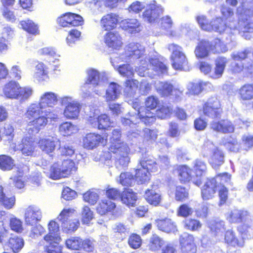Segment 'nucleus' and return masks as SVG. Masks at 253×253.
I'll return each instance as SVG.
<instances>
[{"label":"nucleus","instance_id":"nucleus-1","mask_svg":"<svg viewBox=\"0 0 253 253\" xmlns=\"http://www.w3.org/2000/svg\"><path fill=\"white\" fill-rule=\"evenodd\" d=\"M56 94L51 92H45L40 98L38 104H32L27 109L25 115L29 120L26 130L30 135H35L47 124L48 117L43 109L53 107L57 102Z\"/></svg>","mask_w":253,"mask_h":253},{"label":"nucleus","instance_id":"nucleus-2","mask_svg":"<svg viewBox=\"0 0 253 253\" xmlns=\"http://www.w3.org/2000/svg\"><path fill=\"white\" fill-rule=\"evenodd\" d=\"M121 137L122 132L120 129H113L108 150L110 154H115L118 157L117 163L119 165L126 167L129 162L128 155L130 152V148L126 142L121 140Z\"/></svg>","mask_w":253,"mask_h":253},{"label":"nucleus","instance_id":"nucleus-3","mask_svg":"<svg viewBox=\"0 0 253 253\" xmlns=\"http://www.w3.org/2000/svg\"><path fill=\"white\" fill-rule=\"evenodd\" d=\"M231 175L227 172L218 173L212 177L207 178L201 189L202 199L208 201L212 199L221 182L230 181Z\"/></svg>","mask_w":253,"mask_h":253},{"label":"nucleus","instance_id":"nucleus-4","mask_svg":"<svg viewBox=\"0 0 253 253\" xmlns=\"http://www.w3.org/2000/svg\"><path fill=\"white\" fill-rule=\"evenodd\" d=\"M77 169L75 162L71 160H64L61 164L55 162L50 167L48 177L53 180L68 177L76 171Z\"/></svg>","mask_w":253,"mask_h":253},{"label":"nucleus","instance_id":"nucleus-5","mask_svg":"<svg viewBox=\"0 0 253 253\" xmlns=\"http://www.w3.org/2000/svg\"><path fill=\"white\" fill-rule=\"evenodd\" d=\"M199 113L204 117L211 119H217L223 113L220 100L216 96H211L204 101Z\"/></svg>","mask_w":253,"mask_h":253},{"label":"nucleus","instance_id":"nucleus-6","mask_svg":"<svg viewBox=\"0 0 253 253\" xmlns=\"http://www.w3.org/2000/svg\"><path fill=\"white\" fill-rule=\"evenodd\" d=\"M160 104L158 97L153 95L147 97L144 101V107L139 111L138 115L140 121L146 126H150L156 120L155 115L152 112Z\"/></svg>","mask_w":253,"mask_h":253},{"label":"nucleus","instance_id":"nucleus-7","mask_svg":"<svg viewBox=\"0 0 253 253\" xmlns=\"http://www.w3.org/2000/svg\"><path fill=\"white\" fill-rule=\"evenodd\" d=\"M223 42L218 39H215L214 44L206 40H202L196 46L194 53L197 59H203L208 57L210 51L213 53H219L223 51Z\"/></svg>","mask_w":253,"mask_h":253},{"label":"nucleus","instance_id":"nucleus-8","mask_svg":"<svg viewBox=\"0 0 253 253\" xmlns=\"http://www.w3.org/2000/svg\"><path fill=\"white\" fill-rule=\"evenodd\" d=\"M75 210L74 209H64L60 212L58 220L63 232L72 233L76 231L80 226V221L74 215Z\"/></svg>","mask_w":253,"mask_h":253},{"label":"nucleus","instance_id":"nucleus-9","mask_svg":"<svg viewBox=\"0 0 253 253\" xmlns=\"http://www.w3.org/2000/svg\"><path fill=\"white\" fill-rule=\"evenodd\" d=\"M168 49L171 52L170 59L174 69L181 71L189 68L187 59L181 46L175 43H171L169 45Z\"/></svg>","mask_w":253,"mask_h":253},{"label":"nucleus","instance_id":"nucleus-10","mask_svg":"<svg viewBox=\"0 0 253 253\" xmlns=\"http://www.w3.org/2000/svg\"><path fill=\"white\" fill-rule=\"evenodd\" d=\"M56 21L60 27L68 28L82 26L84 23V19L80 15L71 12L61 14Z\"/></svg>","mask_w":253,"mask_h":253},{"label":"nucleus","instance_id":"nucleus-11","mask_svg":"<svg viewBox=\"0 0 253 253\" xmlns=\"http://www.w3.org/2000/svg\"><path fill=\"white\" fill-rule=\"evenodd\" d=\"M108 134L102 135L95 132L87 133L83 139V145L84 148L92 150L99 146H105L107 143Z\"/></svg>","mask_w":253,"mask_h":253},{"label":"nucleus","instance_id":"nucleus-12","mask_svg":"<svg viewBox=\"0 0 253 253\" xmlns=\"http://www.w3.org/2000/svg\"><path fill=\"white\" fill-rule=\"evenodd\" d=\"M163 12L161 5L158 4L155 0H152L147 5V7L142 13L143 18L148 22H152Z\"/></svg>","mask_w":253,"mask_h":253},{"label":"nucleus","instance_id":"nucleus-13","mask_svg":"<svg viewBox=\"0 0 253 253\" xmlns=\"http://www.w3.org/2000/svg\"><path fill=\"white\" fill-rule=\"evenodd\" d=\"M60 143L58 139L49 136L41 138L37 143L39 148L43 152L49 154L54 152L57 145Z\"/></svg>","mask_w":253,"mask_h":253},{"label":"nucleus","instance_id":"nucleus-14","mask_svg":"<svg viewBox=\"0 0 253 253\" xmlns=\"http://www.w3.org/2000/svg\"><path fill=\"white\" fill-rule=\"evenodd\" d=\"M179 241L182 253H196L197 246L193 235L187 234L181 235Z\"/></svg>","mask_w":253,"mask_h":253},{"label":"nucleus","instance_id":"nucleus-15","mask_svg":"<svg viewBox=\"0 0 253 253\" xmlns=\"http://www.w3.org/2000/svg\"><path fill=\"white\" fill-rule=\"evenodd\" d=\"M104 41L108 48L112 50H119L123 45L122 39L116 32L109 31L104 35Z\"/></svg>","mask_w":253,"mask_h":253},{"label":"nucleus","instance_id":"nucleus-16","mask_svg":"<svg viewBox=\"0 0 253 253\" xmlns=\"http://www.w3.org/2000/svg\"><path fill=\"white\" fill-rule=\"evenodd\" d=\"M210 127L214 131L223 133H232L235 129L232 123L227 119L212 121L210 125Z\"/></svg>","mask_w":253,"mask_h":253},{"label":"nucleus","instance_id":"nucleus-17","mask_svg":"<svg viewBox=\"0 0 253 253\" xmlns=\"http://www.w3.org/2000/svg\"><path fill=\"white\" fill-rule=\"evenodd\" d=\"M119 22V16L114 13H109L103 15L100 19L101 28L107 31H110L115 29Z\"/></svg>","mask_w":253,"mask_h":253},{"label":"nucleus","instance_id":"nucleus-18","mask_svg":"<svg viewBox=\"0 0 253 253\" xmlns=\"http://www.w3.org/2000/svg\"><path fill=\"white\" fill-rule=\"evenodd\" d=\"M89 124L93 126H96L99 130H107L111 126L112 122L111 121L110 117L105 114H102L97 117H89L88 118Z\"/></svg>","mask_w":253,"mask_h":253},{"label":"nucleus","instance_id":"nucleus-19","mask_svg":"<svg viewBox=\"0 0 253 253\" xmlns=\"http://www.w3.org/2000/svg\"><path fill=\"white\" fill-rule=\"evenodd\" d=\"M155 223L158 229L167 233H174L178 231L176 223L171 219L164 218L155 220Z\"/></svg>","mask_w":253,"mask_h":253},{"label":"nucleus","instance_id":"nucleus-20","mask_svg":"<svg viewBox=\"0 0 253 253\" xmlns=\"http://www.w3.org/2000/svg\"><path fill=\"white\" fill-rule=\"evenodd\" d=\"M20 88V85L18 82L11 80L4 84L2 88V92L6 98L17 99Z\"/></svg>","mask_w":253,"mask_h":253},{"label":"nucleus","instance_id":"nucleus-21","mask_svg":"<svg viewBox=\"0 0 253 253\" xmlns=\"http://www.w3.org/2000/svg\"><path fill=\"white\" fill-rule=\"evenodd\" d=\"M42 218V212L34 207H28L25 211V221L27 225L33 226L37 224Z\"/></svg>","mask_w":253,"mask_h":253},{"label":"nucleus","instance_id":"nucleus-22","mask_svg":"<svg viewBox=\"0 0 253 253\" xmlns=\"http://www.w3.org/2000/svg\"><path fill=\"white\" fill-rule=\"evenodd\" d=\"M249 216L248 211L234 209L229 212L226 219L230 223H239L248 220Z\"/></svg>","mask_w":253,"mask_h":253},{"label":"nucleus","instance_id":"nucleus-23","mask_svg":"<svg viewBox=\"0 0 253 253\" xmlns=\"http://www.w3.org/2000/svg\"><path fill=\"white\" fill-rule=\"evenodd\" d=\"M137 193L132 189L125 188L122 192L120 200L123 204L128 207H133L137 200Z\"/></svg>","mask_w":253,"mask_h":253},{"label":"nucleus","instance_id":"nucleus-24","mask_svg":"<svg viewBox=\"0 0 253 253\" xmlns=\"http://www.w3.org/2000/svg\"><path fill=\"white\" fill-rule=\"evenodd\" d=\"M224 240L226 244L233 247H243L245 244L244 238H238L234 231L231 229L225 231Z\"/></svg>","mask_w":253,"mask_h":253},{"label":"nucleus","instance_id":"nucleus-25","mask_svg":"<svg viewBox=\"0 0 253 253\" xmlns=\"http://www.w3.org/2000/svg\"><path fill=\"white\" fill-rule=\"evenodd\" d=\"M116 208V205L115 203L106 199L100 201L96 208L97 213L100 215H105L109 213L113 214Z\"/></svg>","mask_w":253,"mask_h":253},{"label":"nucleus","instance_id":"nucleus-26","mask_svg":"<svg viewBox=\"0 0 253 253\" xmlns=\"http://www.w3.org/2000/svg\"><path fill=\"white\" fill-rule=\"evenodd\" d=\"M19 146L21 153L26 156H33L36 147L32 138L28 136L22 138Z\"/></svg>","mask_w":253,"mask_h":253},{"label":"nucleus","instance_id":"nucleus-27","mask_svg":"<svg viewBox=\"0 0 253 253\" xmlns=\"http://www.w3.org/2000/svg\"><path fill=\"white\" fill-rule=\"evenodd\" d=\"M181 183L186 184L191 181L193 175L192 169L186 165H179L175 169Z\"/></svg>","mask_w":253,"mask_h":253},{"label":"nucleus","instance_id":"nucleus-28","mask_svg":"<svg viewBox=\"0 0 253 253\" xmlns=\"http://www.w3.org/2000/svg\"><path fill=\"white\" fill-rule=\"evenodd\" d=\"M44 240L48 244L44 247V251L47 253H62V247L59 246L61 239L49 236H44Z\"/></svg>","mask_w":253,"mask_h":253},{"label":"nucleus","instance_id":"nucleus-29","mask_svg":"<svg viewBox=\"0 0 253 253\" xmlns=\"http://www.w3.org/2000/svg\"><path fill=\"white\" fill-rule=\"evenodd\" d=\"M210 164L215 170L224 163V155L223 151L218 147H215L212 151L210 157Z\"/></svg>","mask_w":253,"mask_h":253},{"label":"nucleus","instance_id":"nucleus-30","mask_svg":"<svg viewBox=\"0 0 253 253\" xmlns=\"http://www.w3.org/2000/svg\"><path fill=\"white\" fill-rule=\"evenodd\" d=\"M237 91L240 100L244 101L253 100V83H247L243 84Z\"/></svg>","mask_w":253,"mask_h":253},{"label":"nucleus","instance_id":"nucleus-31","mask_svg":"<svg viewBox=\"0 0 253 253\" xmlns=\"http://www.w3.org/2000/svg\"><path fill=\"white\" fill-rule=\"evenodd\" d=\"M211 88V84L209 82L200 81L190 84L188 90L193 95H198L203 91H208Z\"/></svg>","mask_w":253,"mask_h":253},{"label":"nucleus","instance_id":"nucleus-32","mask_svg":"<svg viewBox=\"0 0 253 253\" xmlns=\"http://www.w3.org/2000/svg\"><path fill=\"white\" fill-rule=\"evenodd\" d=\"M6 245L13 253H17L23 248L24 241L22 237L12 234L6 242Z\"/></svg>","mask_w":253,"mask_h":253},{"label":"nucleus","instance_id":"nucleus-33","mask_svg":"<svg viewBox=\"0 0 253 253\" xmlns=\"http://www.w3.org/2000/svg\"><path fill=\"white\" fill-rule=\"evenodd\" d=\"M227 59L224 57H218L215 61V67L213 72L210 75V77L212 79L220 78L224 72Z\"/></svg>","mask_w":253,"mask_h":253},{"label":"nucleus","instance_id":"nucleus-34","mask_svg":"<svg viewBox=\"0 0 253 253\" xmlns=\"http://www.w3.org/2000/svg\"><path fill=\"white\" fill-rule=\"evenodd\" d=\"M122 28L130 33H136L140 31V23L136 19H126L121 21Z\"/></svg>","mask_w":253,"mask_h":253},{"label":"nucleus","instance_id":"nucleus-35","mask_svg":"<svg viewBox=\"0 0 253 253\" xmlns=\"http://www.w3.org/2000/svg\"><path fill=\"white\" fill-rule=\"evenodd\" d=\"M80 111V106L79 104L70 102L65 107L63 114L67 119H76L79 116Z\"/></svg>","mask_w":253,"mask_h":253},{"label":"nucleus","instance_id":"nucleus-36","mask_svg":"<svg viewBox=\"0 0 253 253\" xmlns=\"http://www.w3.org/2000/svg\"><path fill=\"white\" fill-rule=\"evenodd\" d=\"M15 204V197L13 195H7L4 192L3 187L0 185V204L5 209H12Z\"/></svg>","mask_w":253,"mask_h":253},{"label":"nucleus","instance_id":"nucleus-37","mask_svg":"<svg viewBox=\"0 0 253 253\" xmlns=\"http://www.w3.org/2000/svg\"><path fill=\"white\" fill-rule=\"evenodd\" d=\"M20 25L23 30L30 34L36 35L40 33L38 25L30 19L21 20Z\"/></svg>","mask_w":253,"mask_h":253},{"label":"nucleus","instance_id":"nucleus-38","mask_svg":"<svg viewBox=\"0 0 253 253\" xmlns=\"http://www.w3.org/2000/svg\"><path fill=\"white\" fill-rule=\"evenodd\" d=\"M145 199L150 205L154 207L160 205L162 201L161 195L152 189H147L145 192Z\"/></svg>","mask_w":253,"mask_h":253},{"label":"nucleus","instance_id":"nucleus-39","mask_svg":"<svg viewBox=\"0 0 253 253\" xmlns=\"http://www.w3.org/2000/svg\"><path fill=\"white\" fill-rule=\"evenodd\" d=\"M114 236L120 241L124 240L129 232V229L123 223H118L113 228Z\"/></svg>","mask_w":253,"mask_h":253},{"label":"nucleus","instance_id":"nucleus-40","mask_svg":"<svg viewBox=\"0 0 253 253\" xmlns=\"http://www.w3.org/2000/svg\"><path fill=\"white\" fill-rule=\"evenodd\" d=\"M149 64L152 67L153 70L155 72L162 74H167L168 71V67L166 64L158 58H151L149 60Z\"/></svg>","mask_w":253,"mask_h":253},{"label":"nucleus","instance_id":"nucleus-41","mask_svg":"<svg viewBox=\"0 0 253 253\" xmlns=\"http://www.w3.org/2000/svg\"><path fill=\"white\" fill-rule=\"evenodd\" d=\"M165 244L164 240L157 234H153L150 237L148 247L153 252L160 251Z\"/></svg>","mask_w":253,"mask_h":253},{"label":"nucleus","instance_id":"nucleus-42","mask_svg":"<svg viewBox=\"0 0 253 253\" xmlns=\"http://www.w3.org/2000/svg\"><path fill=\"white\" fill-rule=\"evenodd\" d=\"M183 227L187 230L191 231H199L202 227L201 222L194 218H187L182 221Z\"/></svg>","mask_w":253,"mask_h":253},{"label":"nucleus","instance_id":"nucleus-43","mask_svg":"<svg viewBox=\"0 0 253 253\" xmlns=\"http://www.w3.org/2000/svg\"><path fill=\"white\" fill-rule=\"evenodd\" d=\"M125 52L128 57L134 58H139L143 54L142 51L139 48L138 44L136 43H129L125 49Z\"/></svg>","mask_w":253,"mask_h":253},{"label":"nucleus","instance_id":"nucleus-44","mask_svg":"<svg viewBox=\"0 0 253 253\" xmlns=\"http://www.w3.org/2000/svg\"><path fill=\"white\" fill-rule=\"evenodd\" d=\"M40 56L47 57L49 60L48 62H54V61L59 56L55 49L50 46L44 47L38 51Z\"/></svg>","mask_w":253,"mask_h":253},{"label":"nucleus","instance_id":"nucleus-45","mask_svg":"<svg viewBox=\"0 0 253 253\" xmlns=\"http://www.w3.org/2000/svg\"><path fill=\"white\" fill-rule=\"evenodd\" d=\"M14 161L6 155H0V169L3 171L11 170L14 167Z\"/></svg>","mask_w":253,"mask_h":253},{"label":"nucleus","instance_id":"nucleus-46","mask_svg":"<svg viewBox=\"0 0 253 253\" xmlns=\"http://www.w3.org/2000/svg\"><path fill=\"white\" fill-rule=\"evenodd\" d=\"M208 227L211 233L214 236H216L225 229L224 222L222 220L211 221L208 223Z\"/></svg>","mask_w":253,"mask_h":253},{"label":"nucleus","instance_id":"nucleus-47","mask_svg":"<svg viewBox=\"0 0 253 253\" xmlns=\"http://www.w3.org/2000/svg\"><path fill=\"white\" fill-rule=\"evenodd\" d=\"M224 182H221L219 187L217 189L218 196L219 197L218 205L222 206L225 205L229 199V190L224 185Z\"/></svg>","mask_w":253,"mask_h":253},{"label":"nucleus","instance_id":"nucleus-48","mask_svg":"<svg viewBox=\"0 0 253 253\" xmlns=\"http://www.w3.org/2000/svg\"><path fill=\"white\" fill-rule=\"evenodd\" d=\"M189 198V192L185 187L178 185L175 187L174 198L177 202H183Z\"/></svg>","mask_w":253,"mask_h":253},{"label":"nucleus","instance_id":"nucleus-49","mask_svg":"<svg viewBox=\"0 0 253 253\" xmlns=\"http://www.w3.org/2000/svg\"><path fill=\"white\" fill-rule=\"evenodd\" d=\"M211 31H215L218 33L223 32L226 29V25L223 20L219 17L211 20Z\"/></svg>","mask_w":253,"mask_h":253},{"label":"nucleus","instance_id":"nucleus-50","mask_svg":"<svg viewBox=\"0 0 253 253\" xmlns=\"http://www.w3.org/2000/svg\"><path fill=\"white\" fill-rule=\"evenodd\" d=\"M135 179L138 183L143 184L149 180V170L143 168L136 169L134 175Z\"/></svg>","mask_w":253,"mask_h":253},{"label":"nucleus","instance_id":"nucleus-51","mask_svg":"<svg viewBox=\"0 0 253 253\" xmlns=\"http://www.w3.org/2000/svg\"><path fill=\"white\" fill-rule=\"evenodd\" d=\"M14 136V128L12 126L8 125L5 126L3 128V131L1 137V140L6 143L10 144L13 140Z\"/></svg>","mask_w":253,"mask_h":253},{"label":"nucleus","instance_id":"nucleus-52","mask_svg":"<svg viewBox=\"0 0 253 253\" xmlns=\"http://www.w3.org/2000/svg\"><path fill=\"white\" fill-rule=\"evenodd\" d=\"M82 238L80 237H71L67 239L65 241L67 248L72 250L80 251Z\"/></svg>","mask_w":253,"mask_h":253},{"label":"nucleus","instance_id":"nucleus-53","mask_svg":"<svg viewBox=\"0 0 253 253\" xmlns=\"http://www.w3.org/2000/svg\"><path fill=\"white\" fill-rule=\"evenodd\" d=\"M127 243L131 249L136 250L141 246L142 240L139 235L131 233L128 237Z\"/></svg>","mask_w":253,"mask_h":253},{"label":"nucleus","instance_id":"nucleus-54","mask_svg":"<svg viewBox=\"0 0 253 253\" xmlns=\"http://www.w3.org/2000/svg\"><path fill=\"white\" fill-rule=\"evenodd\" d=\"M94 218L93 211L87 206H84L81 212V221L83 224H88Z\"/></svg>","mask_w":253,"mask_h":253},{"label":"nucleus","instance_id":"nucleus-55","mask_svg":"<svg viewBox=\"0 0 253 253\" xmlns=\"http://www.w3.org/2000/svg\"><path fill=\"white\" fill-rule=\"evenodd\" d=\"M173 86L172 84L168 82L161 83L160 87L157 89L158 92L161 97H168L172 94Z\"/></svg>","mask_w":253,"mask_h":253},{"label":"nucleus","instance_id":"nucleus-56","mask_svg":"<svg viewBox=\"0 0 253 253\" xmlns=\"http://www.w3.org/2000/svg\"><path fill=\"white\" fill-rule=\"evenodd\" d=\"M95 248V241L90 238H82L80 250H83L87 253L93 252Z\"/></svg>","mask_w":253,"mask_h":253},{"label":"nucleus","instance_id":"nucleus-57","mask_svg":"<svg viewBox=\"0 0 253 253\" xmlns=\"http://www.w3.org/2000/svg\"><path fill=\"white\" fill-rule=\"evenodd\" d=\"M100 74L98 72L91 69L87 73V77L85 82V84H93L95 86L98 85Z\"/></svg>","mask_w":253,"mask_h":253},{"label":"nucleus","instance_id":"nucleus-58","mask_svg":"<svg viewBox=\"0 0 253 253\" xmlns=\"http://www.w3.org/2000/svg\"><path fill=\"white\" fill-rule=\"evenodd\" d=\"M9 225L11 230L17 233H22L24 230L22 221L15 217L10 219Z\"/></svg>","mask_w":253,"mask_h":253},{"label":"nucleus","instance_id":"nucleus-59","mask_svg":"<svg viewBox=\"0 0 253 253\" xmlns=\"http://www.w3.org/2000/svg\"><path fill=\"white\" fill-rule=\"evenodd\" d=\"M75 126L71 123L65 122L59 126V131L64 136H69L73 133Z\"/></svg>","mask_w":253,"mask_h":253},{"label":"nucleus","instance_id":"nucleus-60","mask_svg":"<svg viewBox=\"0 0 253 253\" xmlns=\"http://www.w3.org/2000/svg\"><path fill=\"white\" fill-rule=\"evenodd\" d=\"M196 20L200 28L204 31L210 32L211 20L209 21L207 16L204 15L196 16Z\"/></svg>","mask_w":253,"mask_h":253},{"label":"nucleus","instance_id":"nucleus-61","mask_svg":"<svg viewBox=\"0 0 253 253\" xmlns=\"http://www.w3.org/2000/svg\"><path fill=\"white\" fill-rule=\"evenodd\" d=\"M117 70L119 74L124 77L131 78L134 75L133 69L128 64L120 65Z\"/></svg>","mask_w":253,"mask_h":253},{"label":"nucleus","instance_id":"nucleus-62","mask_svg":"<svg viewBox=\"0 0 253 253\" xmlns=\"http://www.w3.org/2000/svg\"><path fill=\"white\" fill-rule=\"evenodd\" d=\"M192 213V209L186 204L180 205L177 210V215L183 217H187L191 215Z\"/></svg>","mask_w":253,"mask_h":253},{"label":"nucleus","instance_id":"nucleus-63","mask_svg":"<svg viewBox=\"0 0 253 253\" xmlns=\"http://www.w3.org/2000/svg\"><path fill=\"white\" fill-rule=\"evenodd\" d=\"M99 198L98 195L90 190L86 191L83 194L84 200L91 205L95 204Z\"/></svg>","mask_w":253,"mask_h":253},{"label":"nucleus","instance_id":"nucleus-64","mask_svg":"<svg viewBox=\"0 0 253 253\" xmlns=\"http://www.w3.org/2000/svg\"><path fill=\"white\" fill-rule=\"evenodd\" d=\"M48 233L44 236L55 237L61 239L58 234L59 226L56 222L51 220L48 224Z\"/></svg>","mask_w":253,"mask_h":253}]
</instances>
